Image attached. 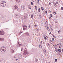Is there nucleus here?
<instances>
[{"mask_svg":"<svg viewBox=\"0 0 63 63\" xmlns=\"http://www.w3.org/2000/svg\"><path fill=\"white\" fill-rule=\"evenodd\" d=\"M55 62H57V59H55Z\"/></svg>","mask_w":63,"mask_h":63,"instance_id":"72a5a7b5","label":"nucleus"},{"mask_svg":"<svg viewBox=\"0 0 63 63\" xmlns=\"http://www.w3.org/2000/svg\"><path fill=\"white\" fill-rule=\"evenodd\" d=\"M4 40V38H0V42H1L2 41Z\"/></svg>","mask_w":63,"mask_h":63,"instance_id":"0eeeda50","label":"nucleus"},{"mask_svg":"<svg viewBox=\"0 0 63 63\" xmlns=\"http://www.w3.org/2000/svg\"><path fill=\"white\" fill-rule=\"evenodd\" d=\"M29 53H28V52L27 51H26V48H25L24 51V55H28Z\"/></svg>","mask_w":63,"mask_h":63,"instance_id":"f257e3e1","label":"nucleus"},{"mask_svg":"<svg viewBox=\"0 0 63 63\" xmlns=\"http://www.w3.org/2000/svg\"><path fill=\"white\" fill-rule=\"evenodd\" d=\"M16 61H17V60H18L17 59H16Z\"/></svg>","mask_w":63,"mask_h":63,"instance_id":"13d9d810","label":"nucleus"},{"mask_svg":"<svg viewBox=\"0 0 63 63\" xmlns=\"http://www.w3.org/2000/svg\"><path fill=\"white\" fill-rule=\"evenodd\" d=\"M50 16H51V17H52V15L51 14H50Z\"/></svg>","mask_w":63,"mask_h":63,"instance_id":"79ce46f5","label":"nucleus"},{"mask_svg":"<svg viewBox=\"0 0 63 63\" xmlns=\"http://www.w3.org/2000/svg\"><path fill=\"white\" fill-rule=\"evenodd\" d=\"M56 23H58L57 21L55 22Z\"/></svg>","mask_w":63,"mask_h":63,"instance_id":"bf43d9fd","label":"nucleus"},{"mask_svg":"<svg viewBox=\"0 0 63 63\" xmlns=\"http://www.w3.org/2000/svg\"><path fill=\"white\" fill-rule=\"evenodd\" d=\"M52 35L53 36L54 38H55V36L54 35H53V34H52Z\"/></svg>","mask_w":63,"mask_h":63,"instance_id":"4c0bfd02","label":"nucleus"},{"mask_svg":"<svg viewBox=\"0 0 63 63\" xmlns=\"http://www.w3.org/2000/svg\"><path fill=\"white\" fill-rule=\"evenodd\" d=\"M16 17L18 18H19L20 17V16L18 15H16Z\"/></svg>","mask_w":63,"mask_h":63,"instance_id":"39448f33","label":"nucleus"},{"mask_svg":"<svg viewBox=\"0 0 63 63\" xmlns=\"http://www.w3.org/2000/svg\"><path fill=\"white\" fill-rule=\"evenodd\" d=\"M28 27H29V28H30V25H29V26Z\"/></svg>","mask_w":63,"mask_h":63,"instance_id":"5fc2aeb1","label":"nucleus"},{"mask_svg":"<svg viewBox=\"0 0 63 63\" xmlns=\"http://www.w3.org/2000/svg\"><path fill=\"white\" fill-rule=\"evenodd\" d=\"M39 16V17H40V18H42V16H41V15H40Z\"/></svg>","mask_w":63,"mask_h":63,"instance_id":"412c9836","label":"nucleus"},{"mask_svg":"<svg viewBox=\"0 0 63 63\" xmlns=\"http://www.w3.org/2000/svg\"><path fill=\"white\" fill-rule=\"evenodd\" d=\"M35 61L36 62H37V61H38V59L37 58H36L35 59Z\"/></svg>","mask_w":63,"mask_h":63,"instance_id":"1a4fd4ad","label":"nucleus"},{"mask_svg":"<svg viewBox=\"0 0 63 63\" xmlns=\"http://www.w3.org/2000/svg\"><path fill=\"white\" fill-rule=\"evenodd\" d=\"M20 57H21V58H22V55H20Z\"/></svg>","mask_w":63,"mask_h":63,"instance_id":"e433bc0d","label":"nucleus"},{"mask_svg":"<svg viewBox=\"0 0 63 63\" xmlns=\"http://www.w3.org/2000/svg\"><path fill=\"white\" fill-rule=\"evenodd\" d=\"M33 2H35V1H34V0H33Z\"/></svg>","mask_w":63,"mask_h":63,"instance_id":"338daca9","label":"nucleus"},{"mask_svg":"<svg viewBox=\"0 0 63 63\" xmlns=\"http://www.w3.org/2000/svg\"><path fill=\"white\" fill-rule=\"evenodd\" d=\"M56 3H57V4H58V2H57Z\"/></svg>","mask_w":63,"mask_h":63,"instance_id":"69168bd1","label":"nucleus"},{"mask_svg":"<svg viewBox=\"0 0 63 63\" xmlns=\"http://www.w3.org/2000/svg\"><path fill=\"white\" fill-rule=\"evenodd\" d=\"M59 48H61V47L60 46H59Z\"/></svg>","mask_w":63,"mask_h":63,"instance_id":"cd10ccee","label":"nucleus"},{"mask_svg":"<svg viewBox=\"0 0 63 63\" xmlns=\"http://www.w3.org/2000/svg\"><path fill=\"white\" fill-rule=\"evenodd\" d=\"M26 29V28H23V30H24H24H25V29Z\"/></svg>","mask_w":63,"mask_h":63,"instance_id":"c756f323","label":"nucleus"},{"mask_svg":"<svg viewBox=\"0 0 63 63\" xmlns=\"http://www.w3.org/2000/svg\"><path fill=\"white\" fill-rule=\"evenodd\" d=\"M31 3L32 5V6H33V2H32Z\"/></svg>","mask_w":63,"mask_h":63,"instance_id":"7c9ffc66","label":"nucleus"},{"mask_svg":"<svg viewBox=\"0 0 63 63\" xmlns=\"http://www.w3.org/2000/svg\"><path fill=\"white\" fill-rule=\"evenodd\" d=\"M20 45H21V46H22V45H21V44H20Z\"/></svg>","mask_w":63,"mask_h":63,"instance_id":"774afa93","label":"nucleus"},{"mask_svg":"<svg viewBox=\"0 0 63 63\" xmlns=\"http://www.w3.org/2000/svg\"><path fill=\"white\" fill-rule=\"evenodd\" d=\"M4 34L5 33L3 31H2L0 32V35H4Z\"/></svg>","mask_w":63,"mask_h":63,"instance_id":"7ed1b4c3","label":"nucleus"},{"mask_svg":"<svg viewBox=\"0 0 63 63\" xmlns=\"http://www.w3.org/2000/svg\"><path fill=\"white\" fill-rule=\"evenodd\" d=\"M2 48H0V51L1 52H2Z\"/></svg>","mask_w":63,"mask_h":63,"instance_id":"4be33fe9","label":"nucleus"},{"mask_svg":"<svg viewBox=\"0 0 63 63\" xmlns=\"http://www.w3.org/2000/svg\"><path fill=\"white\" fill-rule=\"evenodd\" d=\"M58 33H59V34H60V30H59L58 32Z\"/></svg>","mask_w":63,"mask_h":63,"instance_id":"c85d7f7f","label":"nucleus"},{"mask_svg":"<svg viewBox=\"0 0 63 63\" xmlns=\"http://www.w3.org/2000/svg\"><path fill=\"white\" fill-rule=\"evenodd\" d=\"M42 41H41L40 42V44H42Z\"/></svg>","mask_w":63,"mask_h":63,"instance_id":"864d4df0","label":"nucleus"},{"mask_svg":"<svg viewBox=\"0 0 63 63\" xmlns=\"http://www.w3.org/2000/svg\"><path fill=\"white\" fill-rule=\"evenodd\" d=\"M55 51H56V52H57V48H55Z\"/></svg>","mask_w":63,"mask_h":63,"instance_id":"aec40b11","label":"nucleus"},{"mask_svg":"<svg viewBox=\"0 0 63 63\" xmlns=\"http://www.w3.org/2000/svg\"><path fill=\"white\" fill-rule=\"evenodd\" d=\"M57 51L58 52H61V49H58Z\"/></svg>","mask_w":63,"mask_h":63,"instance_id":"423d86ee","label":"nucleus"},{"mask_svg":"<svg viewBox=\"0 0 63 63\" xmlns=\"http://www.w3.org/2000/svg\"><path fill=\"white\" fill-rule=\"evenodd\" d=\"M51 34V32H50V33H49V34Z\"/></svg>","mask_w":63,"mask_h":63,"instance_id":"6e6d98bb","label":"nucleus"},{"mask_svg":"<svg viewBox=\"0 0 63 63\" xmlns=\"http://www.w3.org/2000/svg\"><path fill=\"white\" fill-rule=\"evenodd\" d=\"M23 48H21V51H22V49H23Z\"/></svg>","mask_w":63,"mask_h":63,"instance_id":"ea45409f","label":"nucleus"},{"mask_svg":"<svg viewBox=\"0 0 63 63\" xmlns=\"http://www.w3.org/2000/svg\"><path fill=\"white\" fill-rule=\"evenodd\" d=\"M44 38L46 40H47V38H46V37L45 36Z\"/></svg>","mask_w":63,"mask_h":63,"instance_id":"a211bd4d","label":"nucleus"},{"mask_svg":"<svg viewBox=\"0 0 63 63\" xmlns=\"http://www.w3.org/2000/svg\"><path fill=\"white\" fill-rule=\"evenodd\" d=\"M11 51L12 52V53H13L14 52V50L12 49L11 50Z\"/></svg>","mask_w":63,"mask_h":63,"instance_id":"4468645a","label":"nucleus"},{"mask_svg":"<svg viewBox=\"0 0 63 63\" xmlns=\"http://www.w3.org/2000/svg\"><path fill=\"white\" fill-rule=\"evenodd\" d=\"M40 11H41V9H40V8H39L38 12H40Z\"/></svg>","mask_w":63,"mask_h":63,"instance_id":"f3484780","label":"nucleus"},{"mask_svg":"<svg viewBox=\"0 0 63 63\" xmlns=\"http://www.w3.org/2000/svg\"><path fill=\"white\" fill-rule=\"evenodd\" d=\"M25 6H24V5L22 6L21 9L22 10H24L25 9Z\"/></svg>","mask_w":63,"mask_h":63,"instance_id":"20e7f679","label":"nucleus"},{"mask_svg":"<svg viewBox=\"0 0 63 63\" xmlns=\"http://www.w3.org/2000/svg\"><path fill=\"white\" fill-rule=\"evenodd\" d=\"M54 14H55H55H56V12H55V11L54 12Z\"/></svg>","mask_w":63,"mask_h":63,"instance_id":"49530a36","label":"nucleus"},{"mask_svg":"<svg viewBox=\"0 0 63 63\" xmlns=\"http://www.w3.org/2000/svg\"><path fill=\"white\" fill-rule=\"evenodd\" d=\"M49 13H50V12H51V11H50V10H49Z\"/></svg>","mask_w":63,"mask_h":63,"instance_id":"8fccbe9b","label":"nucleus"},{"mask_svg":"<svg viewBox=\"0 0 63 63\" xmlns=\"http://www.w3.org/2000/svg\"><path fill=\"white\" fill-rule=\"evenodd\" d=\"M3 47V48L5 49V50H4V52L6 51V47Z\"/></svg>","mask_w":63,"mask_h":63,"instance_id":"ddd939ff","label":"nucleus"},{"mask_svg":"<svg viewBox=\"0 0 63 63\" xmlns=\"http://www.w3.org/2000/svg\"><path fill=\"white\" fill-rule=\"evenodd\" d=\"M43 52H44L45 53L46 52V49L44 50H43Z\"/></svg>","mask_w":63,"mask_h":63,"instance_id":"b1692460","label":"nucleus"},{"mask_svg":"<svg viewBox=\"0 0 63 63\" xmlns=\"http://www.w3.org/2000/svg\"><path fill=\"white\" fill-rule=\"evenodd\" d=\"M55 45L56 47H57V45H56V44H55Z\"/></svg>","mask_w":63,"mask_h":63,"instance_id":"37998d69","label":"nucleus"},{"mask_svg":"<svg viewBox=\"0 0 63 63\" xmlns=\"http://www.w3.org/2000/svg\"><path fill=\"white\" fill-rule=\"evenodd\" d=\"M62 51L63 52V49H62Z\"/></svg>","mask_w":63,"mask_h":63,"instance_id":"4d7b16f0","label":"nucleus"},{"mask_svg":"<svg viewBox=\"0 0 63 63\" xmlns=\"http://www.w3.org/2000/svg\"><path fill=\"white\" fill-rule=\"evenodd\" d=\"M40 46H41V47H42V46H41V45H39V47H40Z\"/></svg>","mask_w":63,"mask_h":63,"instance_id":"e2e57ef3","label":"nucleus"},{"mask_svg":"<svg viewBox=\"0 0 63 63\" xmlns=\"http://www.w3.org/2000/svg\"><path fill=\"white\" fill-rule=\"evenodd\" d=\"M61 10H63V7H62L61 8Z\"/></svg>","mask_w":63,"mask_h":63,"instance_id":"c9c22d12","label":"nucleus"},{"mask_svg":"<svg viewBox=\"0 0 63 63\" xmlns=\"http://www.w3.org/2000/svg\"><path fill=\"white\" fill-rule=\"evenodd\" d=\"M49 18L50 19H51V16L49 17Z\"/></svg>","mask_w":63,"mask_h":63,"instance_id":"58836bf2","label":"nucleus"},{"mask_svg":"<svg viewBox=\"0 0 63 63\" xmlns=\"http://www.w3.org/2000/svg\"><path fill=\"white\" fill-rule=\"evenodd\" d=\"M47 11H45V14H47Z\"/></svg>","mask_w":63,"mask_h":63,"instance_id":"bb28decb","label":"nucleus"},{"mask_svg":"<svg viewBox=\"0 0 63 63\" xmlns=\"http://www.w3.org/2000/svg\"><path fill=\"white\" fill-rule=\"evenodd\" d=\"M16 1L18 3H19L20 2V0H16Z\"/></svg>","mask_w":63,"mask_h":63,"instance_id":"f8f14e48","label":"nucleus"},{"mask_svg":"<svg viewBox=\"0 0 63 63\" xmlns=\"http://www.w3.org/2000/svg\"><path fill=\"white\" fill-rule=\"evenodd\" d=\"M1 18H4V17L3 16H1Z\"/></svg>","mask_w":63,"mask_h":63,"instance_id":"de8ad7c7","label":"nucleus"},{"mask_svg":"<svg viewBox=\"0 0 63 63\" xmlns=\"http://www.w3.org/2000/svg\"><path fill=\"white\" fill-rule=\"evenodd\" d=\"M5 50H4V49H2V52H4L3 51H4V52H5Z\"/></svg>","mask_w":63,"mask_h":63,"instance_id":"2eb2a0df","label":"nucleus"},{"mask_svg":"<svg viewBox=\"0 0 63 63\" xmlns=\"http://www.w3.org/2000/svg\"><path fill=\"white\" fill-rule=\"evenodd\" d=\"M54 5L55 6V7H56V6H57L56 4V3L55 4H54Z\"/></svg>","mask_w":63,"mask_h":63,"instance_id":"a19ab883","label":"nucleus"},{"mask_svg":"<svg viewBox=\"0 0 63 63\" xmlns=\"http://www.w3.org/2000/svg\"><path fill=\"white\" fill-rule=\"evenodd\" d=\"M47 45L48 46H49L50 45L49 43H47Z\"/></svg>","mask_w":63,"mask_h":63,"instance_id":"6ab92c4d","label":"nucleus"},{"mask_svg":"<svg viewBox=\"0 0 63 63\" xmlns=\"http://www.w3.org/2000/svg\"><path fill=\"white\" fill-rule=\"evenodd\" d=\"M54 39L53 38H52V41H54Z\"/></svg>","mask_w":63,"mask_h":63,"instance_id":"c03bdc74","label":"nucleus"},{"mask_svg":"<svg viewBox=\"0 0 63 63\" xmlns=\"http://www.w3.org/2000/svg\"><path fill=\"white\" fill-rule=\"evenodd\" d=\"M31 17L32 18H33V15H31Z\"/></svg>","mask_w":63,"mask_h":63,"instance_id":"dca6fc26","label":"nucleus"},{"mask_svg":"<svg viewBox=\"0 0 63 63\" xmlns=\"http://www.w3.org/2000/svg\"><path fill=\"white\" fill-rule=\"evenodd\" d=\"M49 4L50 5V4H51V3H50L49 2Z\"/></svg>","mask_w":63,"mask_h":63,"instance_id":"3c124183","label":"nucleus"},{"mask_svg":"<svg viewBox=\"0 0 63 63\" xmlns=\"http://www.w3.org/2000/svg\"><path fill=\"white\" fill-rule=\"evenodd\" d=\"M24 34H26V35H27V36H28V35H29V34L28 33V32L24 33Z\"/></svg>","mask_w":63,"mask_h":63,"instance_id":"6e6552de","label":"nucleus"},{"mask_svg":"<svg viewBox=\"0 0 63 63\" xmlns=\"http://www.w3.org/2000/svg\"><path fill=\"white\" fill-rule=\"evenodd\" d=\"M37 6H35V8L36 10H37Z\"/></svg>","mask_w":63,"mask_h":63,"instance_id":"2f4dec72","label":"nucleus"},{"mask_svg":"<svg viewBox=\"0 0 63 63\" xmlns=\"http://www.w3.org/2000/svg\"><path fill=\"white\" fill-rule=\"evenodd\" d=\"M22 33V32H20L18 34L19 35H20V34H21V33Z\"/></svg>","mask_w":63,"mask_h":63,"instance_id":"5701e85b","label":"nucleus"},{"mask_svg":"<svg viewBox=\"0 0 63 63\" xmlns=\"http://www.w3.org/2000/svg\"><path fill=\"white\" fill-rule=\"evenodd\" d=\"M3 1H1V2L0 5L2 7H5V6H6V2H5V3L6 4H5V5H4V3H3Z\"/></svg>","mask_w":63,"mask_h":63,"instance_id":"f03ea898","label":"nucleus"},{"mask_svg":"<svg viewBox=\"0 0 63 63\" xmlns=\"http://www.w3.org/2000/svg\"><path fill=\"white\" fill-rule=\"evenodd\" d=\"M53 3L54 4H54H56V3H55V2H54Z\"/></svg>","mask_w":63,"mask_h":63,"instance_id":"603ef678","label":"nucleus"},{"mask_svg":"<svg viewBox=\"0 0 63 63\" xmlns=\"http://www.w3.org/2000/svg\"><path fill=\"white\" fill-rule=\"evenodd\" d=\"M36 30L37 31H39V30L38 29H37V28H36Z\"/></svg>","mask_w":63,"mask_h":63,"instance_id":"473e14b6","label":"nucleus"},{"mask_svg":"<svg viewBox=\"0 0 63 63\" xmlns=\"http://www.w3.org/2000/svg\"><path fill=\"white\" fill-rule=\"evenodd\" d=\"M23 26L24 27H26V28H27V26Z\"/></svg>","mask_w":63,"mask_h":63,"instance_id":"09e8293b","label":"nucleus"},{"mask_svg":"<svg viewBox=\"0 0 63 63\" xmlns=\"http://www.w3.org/2000/svg\"><path fill=\"white\" fill-rule=\"evenodd\" d=\"M39 0H37V1H36V2H37V3H38V2H39Z\"/></svg>","mask_w":63,"mask_h":63,"instance_id":"f704fd0d","label":"nucleus"},{"mask_svg":"<svg viewBox=\"0 0 63 63\" xmlns=\"http://www.w3.org/2000/svg\"><path fill=\"white\" fill-rule=\"evenodd\" d=\"M14 7L15 9H16L17 10V6L16 5L15 6H14Z\"/></svg>","mask_w":63,"mask_h":63,"instance_id":"9d476101","label":"nucleus"},{"mask_svg":"<svg viewBox=\"0 0 63 63\" xmlns=\"http://www.w3.org/2000/svg\"><path fill=\"white\" fill-rule=\"evenodd\" d=\"M28 8L29 9H30H30H31V6L30 5H29L28 6Z\"/></svg>","mask_w":63,"mask_h":63,"instance_id":"9b49d317","label":"nucleus"},{"mask_svg":"<svg viewBox=\"0 0 63 63\" xmlns=\"http://www.w3.org/2000/svg\"><path fill=\"white\" fill-rule=\"evenodd\" d=\"M41 10H42V11H44V9H43V7H41Z\"/></svg>","mask_w":63,"mask_h":63,"instance_id":"a878e982","label":"nucleus"},{"mask_svg":"<svg viewBox=\"0 0 63 63\" xmlns=\"http://www.w3.org/2000/svg\"><path fill=\"white\" fill-rule=\"evenodd\" d=\"M18 44H19V45H20V44H19V42L18 43Z\"/></svg>","mask_w":63,"mask_h":63,"instance_id":"0e129e2a","label":"nucleus"},{"mask_svg":"<svg viewBox=\"0 0 63 63\" xmlns=\"http://www.w3.org/2000/svg\"><path fill=\"white\" fill-rule=\"evenodd\" d=\"M53 21H52V23H51V24H52V25H53Z\"/></svg>","mask_w":63,"mask_h":63,"instance_id":"393cba45","label":"nucleus"},{"mask_svg":"<svg viewBox=\"0 0 63 63\" xmlns=\"http://www.w3.org/2000/svg\"><path fill=\"white\" fill-rule=\"evenodd\" d=\"M59 45L60 46H61V43H59Z\"/></svg>","mask_w":63,"mask_h":63,"instance_id":"a18cd8bd","label":"nucleus"},{"mask_svg":"<svg viewBox=\"0 0 63 63\" xmlns=\"http://www.w3.org/2000/svg\"><path fill=\"white\" fill-rule=\"evenodd\" d=\"M52 41H51V40H50V42H51Z\"/></svg>","mask_w":63,"mask_h":63,"instance_id":"680f3d73","label":"nucleus"},{"mask_svg":"<svg viewBox=\"0 0 63 63\" xmlns=\"http://www.w3.org/2000/svg\"><path fill=\"white\" fill-rule=\"evenodd\" d=\"M52 42V43H53V42L52 41V42Z\"/></svg>","mask_w":63,"mask_h":63,"instance_id":"052dcab7","label":"nucleus"}]
</instances>
